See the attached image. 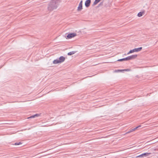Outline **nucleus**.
I'll return each instance as SVG.
<instances>
[{"mask_svg": "<svg viewBox=\"0 0 158 158\" xmlns=\"http://www.w3.org/2000/svg\"><path fill=\"white\" fill-rule=\"evenodd\" d=\"M82 1H81L77 8L78 11H81L82 9Z\"/></svg>", "mask_w": 158, "mask_h": 158, "instance_id": "7ed1b4c3", "label": "nucleus"}, {"mask_svg": "<svg viewBox=\"0 0 158 158\" xmlns=\"http://www.w3.org/2000/svg\"><path fill=\"white\" fill-rule=\"evenodd\" d=\"M65 60V58L63 56H61L60 57L58 60L60 62V63H62Z\"/></svg>", "mask_w": 158, "mask_h": 158, "instance_id": "0eeeda50", "label": "nucleus"}, {"mask_svg": "<svg viewBox=\"0 0 158 158\" xmlns=\"http://www.w3.org/2000/svg\"><path fill=\"white\" fill-rule=\"evenodd\" d=\"M35 117H39L40 116V114H35Z\"/></svg>", "mask_w": 158, "mask_h": 158, "instance_id": "6ab92c4d", "label": "nucleus"}, {"mask_svg": "<svg viewBox=\"0 0 158 158\" xmlns=\"http://www.w3.org/2000/svg\"><path fill=\"white\" fill-rule=\"evenodd\" d=\"M60 2V0H52L49 3L48 7V10L52 11L58 7Z\"/></svg>", "mask_w": 158, "mask_h": 158, "instance_id": "f257e3e1", "label": "nucleus"}, {"mask_svg": "<svg viewBox=\"0 0 158 158\" xmlns=\"http://www.w3.org/2000/svg\"><path fill=\"white\" fill-rule=\"evenodd\" d=\"M141 126V125H139V126H138V127H135V128H136V129H137V128H139V127H140Z\"/></svg>", "mask_w": 158, "mask_h": 158, "instance_id": "aec40b11", "label": "nucleus"}, {"mask_svg": "<svg viewBox=\"0 0 158 158\" xmlns=\"http://www.w3.org/2000/svg\"><path fill=\"white\" fill-rule=\"evenodd\" d=\"M53 63L54 64H56L58 63H60L58 59H56L54 60L53 61Z\"/></svg>", "mask_w": 158, "mask_h": 158, "instance_id": "1a4fd4ad", "label": "nucleus"}, {"mask_svg": "<svg viewBox=\"0 0 158 158\" xmlns=\"http://www.w3.org/2000/svg\"><path fill=\"white\" fill-rule=\"evenodd\" d=\"M151 154L150 153H144L143 154H141V155L138 156V157H144L147 156H149Z\"/></svg>", "mask_w": 158, "mask_h": 158, "instance_id": "20e7f679", "label": "nucleus"}, {"mask_svg": "<svg viewBox=\"0 0 158 158\" xmlns=\"http://www.w3.org/2000/svg\"><path fill=\"white\" fill-rule=\"evenodd\" d=\"M35 117V115H33L29 117H28L27 118L28 119V118H34Z\"/></svg>", "mask_w": 158, "mask_h": 158, "instance_id": "dca6fc26", "label": "nucleus"}, {"mask_svg": "<svg viewBox=\"0 0 158 158\" xmlns=\"http://www.w3.org/2000/svg\"><path fill=\"white\" fill-rule=\"evenodd\" d=\"M136 129V128H134V129H132L131 130H130L129 131H128V132H127L126 134H128L130 132H131L132 131H135Z\"/></svg>", "mask_w": 158, "mask_h": 158, "instance_id": "9b49d317", "label": "nucleus"}, {"mask_svg": "<svg viewBox=\"0 0 158 158\" xmlns=\"http://www.w3.org/2000/svg\"><path fill=\"white\" fill-rule=\"evenodd\" d=\"M125 60H130L129 56L125 58Z\"/></svg>", "mask_w": 158, "mask_h": 158, "instance_id": "a211bd4d", "label": "nucleus"}, {"mask_svg": "<svg viewBox=\"0 0 158 158\" xmlns=\"http://www.w3.org/2000/svg\"><path fill=\"white\" fill-rule=\"evenodd\" d=\"M22 143H21L20 142H19V143H15V145H19L20 144H21Z\"/></svg>", "mask_w": 158, "mask_h": 158, "instance_id": "f3484780", "label": "nucleus"}, {"mask_svg": "<svg viewBox=\"0 0 158 158\" xmlns=\"http://www.w3.org/2000/svg\"><path fill=\"white\" fill-rule=\"evenodd\" d=\"M128 69L117 70L115 71L116 72H121L122 71H128Z\"/></svg>", "mask_w": 158, "mask_h": 158, "instance_id": "4468645a", "label": "nucleus"}, {"mask_svg": "<svg viewBox=\"0 0 158 158\" xmlns=\"http://www.w3.org/2000/svg\"><path fill=\"white\" fill-rule=\"evenodd\" d=\"M75 53V52L74 51H72L69 52L68 55L70 56L74 54Z\"/></svg>", "mask_w": 158, "mask_h": 158, "instance_id": "ddd939ff", "label": "nucleus"}, {"mask_svg": "<svg viewBox=\"0 0 158 158\" xmlns=\"http://www.w3.org/2000/svg\"><path fill=\"white\" fill-rule=\"evenodd\" d=\"M137 56V55H132L131 56H129V58L130 60H131L135 59Z\"/></svg>", "mask_w": 158, "mask_h": 158, "instance_id": "6e6552de", "label": "nucleus"}, {"mask_svg": "<svg viewBox=\"0 0 158 158\" xmlns=\"http://www.w3.org/2000/svg\"><path fill=\"white\" fill-rule=\"evenodd\" d=\"M124 60H125V58H123L122 59H120L118 60V61H124Z\"/></svg>", "mask_w": 158, "mask_h": 158, "instance_id": "2eb2a0df", "label": "nucleus"}, {"mask_svg": "<svg viewBox=\"0 0 158 158\" xmlns=\"http://www.w3.org/2000/svg\"><path fill=\"white\" fill-rule=\"evenodd\" d=\"M91 3V0H87L85 2V5L87 7H88L90 4Z\"/></svg>", "mask_w": 158, "mask_h": 158, "instance_id": "423d86ee", "label": "nucleus"}, {"mask_svg": "<svg viewBox=\"0 0 158 158\" xmlns=\"http://www.w3.org/2000/svg\"><path fill=\"white\" fill-rule=\"evenodd\" d=\"M100 0H95L93 4V6H94L96 5L98 2H99Z\"/></svg>", "mask_w": 158, "mask_h": 158, "instance_id": "9d476101", "label": "nucleus"}, {"mask_svg": "<svg viewBox=\"0 0 158 158\" xmlns=\"http://www.w3.org/2000/svg\"><path fill=\"white\" fill-rule=\"evenodd\" d=\"M76 35V34L74 33H72L69 34L67 37L68 39H71Z\"/></svg>", "mask_w": 158, "mask_h": 158, "instance_id": "39448f33", "label": "nucleus"}, {"mask_svg": "<svg viewBox=\"0 0 158 158\" xmlns=\"http://www.w3.org/2000/svg\"><path fill=\"white\" fill-rule=\"evenodd\" d=\"M143 12H140L138 13L137 16L139 17H141L143 15Z\"/></svg>", "mask_w": 158, "mask_h": 158, "instance_id": "f8f14e48", "label": "nucleus"}, {"mask_svg": "<svg viewBox=\"0 0 158 158\" xmlns=\"http://www.w3.org/2000/svg\"><path fill=\"white\" fill-rule=\"evenodd\" d=\"M142 47H140L137 48H135L133 49V50H131L129 52L127 53V55H129V54L134 52H139L142 50Z\"/></svg>", "mask_w": 158, "mask_h": 158, "instance_id": "f03ea898", "label": "nucleus"}]
</instances>
